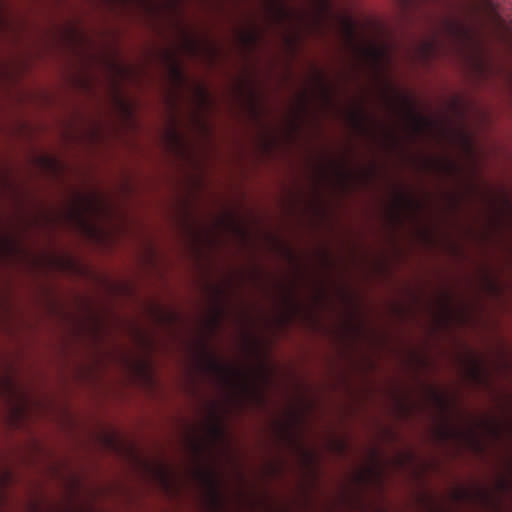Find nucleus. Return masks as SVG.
Returning a JSON list of instances; mask_svg holds the SVG:
<instances>
[{
  "label": "nucleus",
  "mask_w": 512,
  "mask_h": 512,
  "mask_svg": "<svg viewBox=\"0 0 512 512\" xmlns=\"http://www.w3.org/2000/svg\"><path fill=\"white\" fill-rule=\"evenodd\" d=\"M353 120L359 128H364L365 118L362 113L356 112L353 114Z\"/></svg>",
  "instance_id": "nucleus-2"
},
{
  "label": "nucleus",
  "mask_w": 512,
  "mask_h": 512,
  "mask_svg": "<svg viewBox=\"0 0 512 512\" xmlns=\"http://www.w3.org/2000/svg\"><path fill=\"white\" fill-rule=\"evenodd\" d=\"M440 434H441V437L446 439V438H449L451 436L452 432L450 430H448V429H443V430L440 431Z\"/></svg>",
  "instance_id": "nucleus-3"
},
{
  "label": "nucleus",
  "mask_w": 512,
  "mask_h": 512,
  "mask_svg": "<svg viewBox=\"0 0 512 512\" xmlns=\"http://www.w3.org/2000/svg\"><path fill=\"white\" fill-rule=\"evenodd\" d=\"M278 12L283 15L285 13L284 9L283 8H279Z\"/></svg>",
  "instance_id": "nucleus-6"
},
{
  "label": "nucleus",
  "mask_w": 512,
  "mask_h": 512,
  "mask_svg": "<svg viewBox=\"0 0 512 512\" xmlns=\"http://www.w3.org/2000/svg\"><path fill=\"white\" fill-rule=\"evenodd\" d=\"M209 368L217 373H223L224 367L215 359H209Z\"/></svg>",
  "instance_id": "nucleus-1"
},
{
  "label": "nucleus",
  "mask_w": 512,
  "mask_h": 512,
  "mask_svg": "<svg viewBox=\"0 0 512 512\" xmlns=\"http://www.w3.org/2000/svg\"><path fill=\"white\" fill-rule=\"evenodd\" d=\"M213 502H214L215 505H219V503H220V497H219V494L216 491H214Z\"/></svg>",
  "instance_id": "nucleus-4"
},
{
  "label": "nucleus",
  "mask_w": 512,
  "mask_h": 512,
  "mask_svg": "<svg viewBox=\"0 0 512 512\" xmlns=\"http://www.w3.org/2000/svg\"><path fill=\"white\" fill-rule=\"evenodd\" d=\"M175 73L177 74L178 77H181V72L178 68H175Z\"/></svg>",
  "instance_id": "nucleus-5"
}]
</instances>
